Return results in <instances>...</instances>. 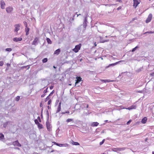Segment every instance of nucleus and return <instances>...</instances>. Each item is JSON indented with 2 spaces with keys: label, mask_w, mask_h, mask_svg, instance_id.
<instances>
[{
  "label": "nucleus",
  "mask_w": 154,
  "mask_h": 154,
  "mask_svg": "<svg viewBox=\"0 0 154 154\" xmlns=\"http://www.w3.org/2000/svg\"><path fill=\"white\" fill-rule=\"evenodd\" d=\"M101 81L104 82H110L109 81H108L107 80H102Z\"/></svg>",
  "instance_id": "obj_35"
},
{
  "label": "nucleus",
  "mask_w": 154,
  "mask_h": 154,
  "mask_svg": "<svg viewBox=\"0 0 154 154\" xmlns=\"http://www.w3.org/2000/svg\"><path fill=\"white\" fill-rule=\"evenodd\" d=\"M152 18V15L151 14H150L146 20V22L148 23L149 22Z\"/></svg>",
  "instance_id": "obj_5"
},
{
  "label": "nucleus",
  "mask_w": 154,
  "mask_h": 154,
  "mask_svg": "<svg viewBox=\"0 0 154 154\" xmlns=\"http://www.w3.org/2000/svg\"><path fill=\"white\" fill-rule=\"evenodd\" d=\"M53 68L54 69L56 68V67L54 66H53Z\"/></svg>",
  "instance_id": "obj_60"
},
{
  "label": "nucleus",
  "mask_w": 154,
  "mask_h": 154,
  "mask_svg": "<svg viewBox=\"0 0 154 154\" xmlns=\"http://www.w3.org/2000/svg\"><path fill=\"white\" fill-rule=\"evenodd\" d=\"M125 149V148H113L112 149V150L114 152H118V151H123Z\"/></svg>",
  "instance_id": "obj_3"
},
{
  "label": "nucleus",
  "mask_w": 154,
  "mask_h": 154,
  "mask_svg": "<svg viewBox=\"0 0 154 154\" xmlns=\"http://www.w3.org/2000/svg\"><path fill=\"white\" fill-rule=\"evenodd\" d=\"M5 51H8L9 52H10L12 51V49L11 48H7L5 49Z\"/></svg>",
  "instance_id": "obj_30"
},
{
  "label": "nucleus",
  "mask_w": 154,
  "mask_h": 154,
  "mask_svg": "<svg viewBox=\"0 0 154 154\" xmlns=\"http://www.w3.org/2000/svg\"><path fill=\"white\" fill-rule=\"evenodd\" d=\"M4 64V62L3 61H0V66H2Z\"/></svg>",
  "instance_id": "obj_39"
},
{
  "label": "nucleus",
  "mask_w": 154,
  "mask_h": 154,
  "mask_svg": "<svg viewBox=\"0 0 154 154\" xmlns=\"http://www.w3.org/2000/svg\"><path fill=\"white\" fill-rule=\"evenodd\" d=\"M76 79H77L76 80V82L75 83V85H76L79 82H80L82 79V78L80 77L77 76L76 77Z\"/></svg>",
  "instance_id": "obj_12"
},
{
  "label": "nucleus",
  "mask_w": 154,
  "mask_h": 154,
  "mask_svg": "<svg viewBox=\"0 0 154 154\" xmlns=\"http://www.w3.org/2000/svg\"><path fill=\"white\" fill-rule=\"evenodd\" d=\"M37 119H38V120H40V117H39V116H38V118H37Z\"/></svg>",
  "instance_id": "obj_53"
},
{
  "label": "nucleus",
  "mask_w": 154,
  "mask_h": 154,
  "mask_svg": "<svg viewBox=\"0 0 154 154\" xmlns=\"http://www.w3.org/2000/svg\"><path fill=\"white\" fill-rule=\"evenodd\" d=\"M23 67L24 68H26L27 69H29V67H30L29 65H27L26 66H23Z\"/></svg>",
  "instance_id": "obj_38"
},
{
  "label": "nucleus",
  "mask_w": 154,
  "mask_h": 154,
  "mask_svg": "<svg viewBox=\"0 0 154 154\" xmlns=\"http://www.w3.org/2000/svg\"><path fill=\"white\" fill-rule=\"evenodd\" d=\"M29 28H28L27 27H26L25 32H26V35H29Z\"/></svg>",
  "instance_id": "obj_20"
},
{
  "label": "nucleus",
  "mask_w": 154,
  "mask_h": 154,
  "mask_svg": "<svg viewBox=\"0 0 154 154\" xmlns=\"http://www.w3.org/2000/svg\"><path fill=\"white\" fill-rule=\"evenodd\" d=\"M38 128L40 129L43 128V126L41 124L39 123L38 125Z\"/></svg>",
  "instance_id": "obj_24"
},
{
  "label": "nucleus",
  "mask_w": 154,
  "mask_h": 154,
  "mask_svg": "<svg viewBox=\"0 0 154 154\" xmlns=\"http://www.w3.org/2000/svg\"><path fill=\"white\" fill-rule=\"evenodd\" d=\"M139 0H133L134 4L133 6L136 8L138 5L140 3Z\"/></svg>",
  "instance_id": "obj_8"
},
{
  "label": "nucleus",
  "mask_w": 154,
  "mask_h": 154,
  "mask_svg": "<svg viewBox=\"0 0 154 154\" xmlns=\"http://www.w3.org/2000/svg\"><path fill=\"white\" fill-rule=\"evenodd\" d=\"M48 87L47 88H46V89L44 91V93L45 94L46 93H47V90H48Z\"/></svg>",
  "instance_id": "obj_42"
},
{
  "label": "nucleus",
  "mask_w": 154,
  "mask_h": 154,
  "mask_svg": "<svg viewBox=\"0 0 154 154\" xmlns=\"http://www.w3.org/2000/svg\"><path fill=\"white\" fill-rule=\"evenodd\" d=\"M105 139H103V140L101 142H100V145H102L104 142L105 141Z\"/></svg>",
  "instance_id": "obj_37"
},
{
  "label": "nucleus",
  "mask_w": 154,
  "mask_h": 154,
  "mask_svg": "<svg viewBox=\"0 0 154 154\" xmlns=\"http://www.w3.org/2000/svg\"><path fill=\"white\" fill-rule=\"evenodd\" d=\"M122 8V7H121V6H119V7L117 8V10H119L120 9H121Z\"/></svg>",
  "instance_id": "obj_46"
},
{
  "label": "nucleus",
  "mask_w": 154,
  "mask_h": 154,
  "mask_svg": "<svg viewBox=\"0 0 154 154\" xmlns=\"http://www.w3.org/2000/svg\"><path fill=\"white\" fill-rule=\"evenodd\" d=\"M13 144L15 146H17L19 147H21V145L19 143L17 140L14 142L13 143Z\"/></svg>",
  "instance_id": "obj_10"
},
{
  "label": "nucleus",
  "mask_w": 154,
  "mask_h": 154,
  "mask_svg": "<svg viewBox=\"0 0 154 154\" xmlns=\"http://www.w3.org/2000/svg\"><path fill=\"white\" fill-rule=\"evenodd\" d=\"M48 109H50V106H48Z\"/></svg>",
  "instance_id": "obj_62"
},
{
  "label": "nucleus",
  "mask_w": 154,
  "mask_h": 154,
  "mask_svg": "<svg viewBox=\"0 0 154 154\" xmlns=\"http://www.w3.org/2000/svg\"><path fill=\"white\" fill-rule=\"evenodd\" d=\"M60 52V49H58L57 50H56L54 52V54H56L57 55H58Z\"/></svg>",
  "instance_id": "obj_18"
},
{
  "label": "nucleus",
  "mask_w": 154,
  "mask_h": 154,
  "mask_svg": "<svg viewBox=\"0 0 154 154\" xmlns=\"http://www.w3.org/2000/svg\"><path fill=\"white\" fill-rule=\"evenodd\" d=\"M102 38L101 37H100V42L101 43H104L105 42H107L109 41V40H106L104 41H102Z\"/></svg>",
  "instance_id": "obj_23"
},
{
  "label": "nucleus",
  "mask_w": 154,
  "mask_h": 154,
  "mask_svg": "<svg viewBox=\"0 0 154 154\" xmlns=\"http://www.w3.org/2000/svg\"><path fill=\"white\" fill-rule=\"evenodd\" d=\"M136 107H137V106H136V105H133L128 108H126V109H128L129 110H130L133 109H135Z\"/></svg>",
  "instance_id": "obj_15"
},
{
  "label": "nucleus",
  "mask_w": 154,
  "mask_h": 154,
  "mask_svg": "<svg viewBox=\"0 0 154 154\" xmlns=\"http://www.w3.org/2000/svg\"><path fill=\"white\" fill-rule=\"evenodd\" d=\"M51 100H49L48 101V105H49V104H50L51 103Z\"/></svg>",
  "instance_id": "obj_44"
},
{
  "label": "nucleus",
  "mask_w": 154,
  "mask_h": 154,
  "mask_svg": "<svg viewBox=\"0 0 154 154\" xmlns=\"http://www.w3.org/2000/svg\"><path fill=\"white\" fill-rule=\"evenodd\" d=\"M20 25L19 24H15L14 25L15 28L14 30V32H16V35H17L18 31L20 29Z\"/></svg>",
  "instance_id": "obj_2"
},
{
  "label": "nucleus",
  "mask_w": 154,
  "mask_h": 154,
  "mask_svg": "<svg viewBox=\"0 0 154 154\" xmlns=\"http://www.w3.org/2000/svg\"><path fill=\"white\" fill-rule=\"evenodd\" d=\"M40 107H42V103H40Z\"/></svg>",
  "instance_id": "obj_56"
},
{
  "label": "nucleus",
  "mask_w": 154,
  "mask_h": 154,
  "mask_svg": "<svg viewBox=\"0 0 154 154\" xmlns=\"http://www.w3.org/2000/svg\"><path fill=\"white\" fill-rule=\"evenodd\" d=\"M39 120V122H41V119H40V120Z\"/></svg>",
  "instance_id": "obj_64"
},
{
  "label": "nucleus",
  "mask_w": 154,
  "mask_h": 154,
  "mask_svg": "<svg viewBox=\"0 0 154 154\" xmlns=\"http://www.w3.org/2000/svg\"><path fill=\"white\" fill-rule=\"evenodd\" d=\"M138 92L139 93H142V91H138Z\"/></svg>",
  "instance_id": "obj_57"
},
{
  "label": "nucleus",
  "mask_w": 154,
  "mask_h": 154,
  "mask_svg": "<svg viewBox=\"0 0 154 154\" xmlns=\"http://www.w3.org/2000/svg\"><path fill=\"white\" fill-rule=\"evenodd\" d=\"M50 96L49 95L46 98L45 101L46 102L47 100H49L50 99Z\"/></svg>",
  "instance_id": "obj_34"
},
{
  "label": "nucleus",
  "mask_w": 154,
  "mask_h": 154,
  "mask_svg": "<svg viewBox=\"0 0 154 154\" xmlns=\"http://www.w3.org/2000/svg\"><path fill=\"white\" fill-rule=\"evenodd\" d=\"M47 42L49 44H51L52 43V42L51 40L48 38H47L46 39Z\"/></svg>",
  "instance_id": "obj_26"
},
{
  "label": "nucleus",
  "mask_w": 154,
  "mask_h": 154,
  "mask_svg": "<svg viewBox=\"0 0 154 154\" xmlns=\"http://www.w3.org/2000/svg\"><path fill=\"white\" fill-rule=\"evenodd\" d=\"M62 114H64L65 113V112H63L62 113Z\"/></svg>",
  "instance_id": "obj_63"
},
{
  "label": "nucleus",
  "mask_w": 154,
  "mask_h": 154,
  "mask_svg": "<svg viewBox=\"0 0 154 154\" xmlns=\"http://www.w3.org/2000/svg\"><path fill=\"white\" fill-rule=\"evenodd\" d=\"M119 62H116L114 63L111 64H109L108 66H107V67H110V66H114L116 65L117 64H118Z\"/></svg>",
  "instance_id": "obj_22"
},
{
  "label": "nucleus",
  "mask_w": 154,
  "mask_h": 154,
  "mask_svg": "<svg viewBox=\"0 0 154 154\" xmlns=\"http://www.w3.org/2000/svg\"><path fill=\"white\" fill-rule=\"evenodd\" d=\"M81 14H77V17H78Z\"/></svg>",
  "instance_id": "obj_59"
},
{
  "label": "nucleus",
  "mask_w": 154,
  "mask_h": 154,
  "mask_svg": "<svg viewBox=\"0 0 154 154\" xmlns=\"http://www.w3.org/2000/svg\"><path fill=\"white\" fill-rule=\"evenodd\" d=\"M72 141V144L73 145H79V144L78 143L76 142H74V141Z\"/></svg>",
  "instance_id": "obj_25"
},
{
  "label": "nucleus",
  "mask_w": 154,
  "mask_h": 154,
  "mask_svg": "<svg viewBox=\"0 0 154 154\" xmlns=\"http://www.w3.org/2000/svg\"><path fill=\"white\" fill-rule=\"evenodd\" d=\"M24 24L25 26L26 27H27V23L26 22H24Z\"/></svg>",
  "instance_id": "obj_41"
},
{
  "label": "nucleus",
  "mask_w": 154,
  "mask_h": 154,
  "mask_svg": "<svg viewBox=\"0 0 154 154\" xmlns=\"http://www.w3.org/2000/svg\"><path fill=\"white\" fill-rule=\"evenodd\" d=\"M69 113V111H66L65 112V113Z\"/></svg>",
  "instance_id": "obj_52"
},
{
  "label": "nucleus",
  "mask_w": 154,
  "mask_h": 154,
  "mask_svg": "<svg viewBox=\"0 0 154 154\" xmlns=\"http://www.w3.org/2000/svg\"><path fill=\"white\" fill-rule=\"evenodd\" d=\"M132 120H130L127 123V125H128L130 124V123L131 122Z\"/></svg>",
  "instance_id": "obj_40"
},
{
  "label": "nucleus",
  "mask_w": 154,
  "mask_h": 154,
  "mask_svg": "<svg viewBox=\"0 0 154 154\" xmlns=\"http://www.w3.org/2000/svg\"><path fill=\"white\" fill-rule=\"evenodd\" d=\"M47 61H48V59L46 58H45L42 60V62L43 63H46V62H47Z\"/></svg>",
  "instance_id": "obj_29"
},
{
  "label": "nucleus",
  "mask_w": 154,
  "mask_h": 154,
  "mask_svg": "<svg viewBox=\"0 0 154 154\" xmlns=\"http://www.w3.org/2000/svg\"><path fill=\"white\" fill-rule=\"evenodd\" d=\"M35 124L37 125H38L39 123L38 120H37V119H35Z\"/></svg>",
  "instance_id": "obj_36"
},
{
  "label": "nucleus",
  "mask_w": 154,
  "mask_h": 154,
  "mask_svg": "<svg viewBox=\"0 0 154 154\" xmlns=\"http://www.w3.org/2000/svg\"><path fill=\"white\" fill-rule=\"evenodd\" d=\"M149 33V34H152L154 33V31L153 32H152L151 31H149L148 32H145L144 34H146V33Z\"/></svg>",
  "instance_id": "obj_32"
},
{
  "label": "nucleus",
  "mask_w": 154,
  "mask_h": 154,
  "mask_svg": "<svg viewBox=\"0 0 154 154\" xmlns=\"http://www.w3.org/2000/svg\"><path fill=\"white\" fill-rule=\"evenodd\" d=\"M138 48H139V47L138 46H136L135 48H133L132 49V51H131L132 52H133L134 51Z\"/></svg>",
  "instance_id": "obj_31"
},
{
  "label": "nucleus",
  "mask_w": 154,
  "mask_h": 154,
  "mask_svg": "<svg viewBox=\"0 0 154 154\" xmlns=\"http://www.w3.org/2000/svg\"><path fill=\"white\" fill-rule=\"evenodd\" d=\"M94 45H95V46H96L97 45H96V42H95V43L94 44Z\"/></svg>",
  "instance_id": "obj_58"
},
{
  "label": "nucleus",
  "mask_w": 154,
  "mask_h": 154,
  "mask_svg": "<svg viewBox=\"0 0 154 154\" xmlns=\"http://www.w3.org/2000/svg\"><path fill=\"white\" fill-rule=\"evenodd\" d=\"M106 6H110L111 5H108V4H106V5H105Z\"/></svg>",
  "instance_id": "obj_54"
},
{
  "label": "nucleus",
  "mask_w": 154,
  "mask_h": 154,
  "mask_svg": "<svg viewBox=\"0 0 154 154\" xmlns=\"http://www.w3.org/2000/svg\"><path fill=\"white\" fill-rule=\"evenodd\" d=\"M8 123H10L9 122H7L4 123L3 124V127L4 128H6Z\"/></svg>",
  "instance_id": "obj_27"
},
{
  "label": "nucleus",
  "mask_w": 154,
  "mask_h": 154,
  "mask_svg": "<svg viewBox=\"0 0 154 154\" xmlns=\"http://www.w3.org/2000/svg\"><path fill=\"white\" fill-rule=\"evenodd\" d=\"M5 139L4 135L2 133H0V140H3Z\"/></svg>",
  "instance_id": "obj_21"
},
{
  "label": "nucleus",
  "mask_w": 154,
  "mask_h": 154,
  "mask_svg": "<svg viewBox=\"0 0 154 154\" xmlns=\"http://www.w3.org/2000/svg\"><path fill=\"white\" fill-rule=\"evenodd\" d=\"M0 5L2 9H4L5 8V4L3 0L1 1L0 2Z\"/></svg>",
  "instance_id": "obj_9"
},
{
  "label": "nucleus",
  "mask_w": 154,
  "mask_h": 154,
  "mask_svg": "<svg viewBox=\"0 0 154 154\" xmlns=\"http://www.w3.org/2000/svg\"><path fill=\"white\" fill-rule=\"evenodd\" d=\"M22 40V38L21 37L20 38H13V41L15 42H17L18 41H20Z\"/></svg>",
  "instance_id": "obj_14"
},
{
  "label": "nucleus",
  "mask_w": 154,
  "mask_h": 154,
  "mask_svg": "<svg viewBox=\"0 0 154 154\" xmlns=\"http://www.w3.org/2000/svg\"><path fill=\"white\" fill-rule=\"evenodd\" d=\"M88 14H86V16L84 17V19L83 24L80 25L76 29V31L77 32L82 34L85 32L88 23Z\"/></svg>",
  "instance_id": "obj_1"
},
{
  "label": "nucleus",
  "mask_w": 154,
  "mask_h": 154,
  "mask_svg": "<svg viewBox=\"0 0 154 154\" xmlns=\"http://www.w3.org/2000/svg\"><path fill=\"white\" fill-rule=\"evenodd\" d=\"M119 2H121V0H117Z\"/></svg>",
  "instance_id": "obj_61"
},
{
  "label": "nucleus",
  "mask_w": 154,
  "mask_h": 154,
  "mask_svg": "<svg viewBox=\"0 0 154 154\" xmlns=\"http://www.w3.org/2000/svg\"><path fill=\"white\" fill-rule=\"evenodd\" d=\"M61 102H60L59 103L58 107L57 108V110L56 111V113H57L60 112L61 110Z\"/></svg>",
  "instance_id": "obj_16"
},
{
  "label": "nucleus",
  "mask_w": 154,
  "mask_h": 154,
  "mask_svg": "<svg viewBox=\"0 0 154 154\" xmlns=\"http://www.w3.org/2000/svg\"><path fill=\"white\" fill-rule=\"evenodd\" d=\"M73 119H68L66 120V122H69L72 121H73Z\"/></svg>",
  "instance_id": "obj_28"
},
{
  "label": "nucleus",
  "mask_w": 154,
  "mask_h": 154,
  "mask_svg": "<svg viewBox=\"0 0 154 154\" xmlns=\"http://www.w3.org/2000/svg\"><path fill=\"white\" fill-rule=\"evenodd\" d=\"M15 149H18V150H20V149L19 148H18V147H15L14 148Z\"/></svg>",
  "instance_id": "obj_51"
},
{
  "label": "nucleus",
  "mask_w": 154,
  "mask_h": 154,
  "mask_svg": "<svg viewBox=\"0 0 154 154\" xmlns=\"http://www.w3.org/2000/svg\"><path fill=\"white\" fill-rule=\"evenodd\" d=\"M20 99V97L18 96L16 97L15 100L17 101H18Z\"/></svg>",
  "instance_id": "obj_33"
},
{
  "label": "nucleus",
  "mask_w": 154,
  "mask_h": 154,
  "mask_svg": "<svg viewBox=\"0 0 154 154\" xmlns=\"http://www.w3.org/2000/svg\"><path fill=\"white\" fill-rule=\"evenodd\" d=\"M45 94H44L41 95V97H45Z\"/></svg>",
  "instance_id": "obj_48"
},
{
  "label": "nucleus",
  "mask_w": 154,
  "mask_h": 154,
  "mask_svg": "<svg viewBox=\"0 0 154 154\" xmlns=\"http://www.w3.org/2000/svg\"><path fill=\"white\" fill-rule=\"evenodd\" d=\"M47 114L48 116H49V113H48V111H47Z\"/></svg>",
  "instance_id": "obj_55"
},
{
  "label": "nucleus",
  "mask_w": 154,
  "mask_h": 154,
  "mask_svg": "<svg viewBox=\"0 0 154 154\" xmlns=\"http://www.w3.org/2000/svg\"><path fill=\"white\" fill-rule=\"evenodd\" d=\"M147 118L146 117H144L142 120L141 122L143 124H145L147 121Z\"/></svg>",
  "instance_id": "obj_17"
},
{
  "label": "nucleus",
  "mask_w": 154,
  "mask_h": 154,
  "mask_svg": "<svg viewBox=\"0 0 154 154\" xmlns=\"http://www.w3.org/2000/svg\"><path fill=\"white\" fill-rule=\"evenodd\" d=\"M99 125V123L97 122H93L91 124V126H97Z\"/></svg>",
  "instance_id": "obj_19"
},
{
  "label": "nucleus",
  "mask_w": 154,
  "mask_h": 154,
  "mask_svg": "<svg viewBox=\"0 0 154 154\" xmlns=\"http://www.w3.org/2000/svg\"><path fill=\"white\" fill-rule=\"evenodd\" d=\"M46 126L47 130L50 131L51 130V126L49 123L48 122H46Z\"/></svg>",
  "instance_id": "obj_11"
},
{
  "label": "nucleus",
  "mask_w": 154,
  "mask_h": 154,
  "mask_svg": "<svg viewBox=\"0 0 154 154\" xmlns=\"http://www.w3.org/2000/svg\"><path fill=\"white\" fill-rule=\"evenodd\" d=\"M53 88V86H51V87H50V89H52Z\"/></svg>",
  "instance_id": "obj_49"
},
{
  "label": "nucleus",
  "mask_w": 154,
  "mask_h": 154,
  "mask_svg": "<svg viewBox=\"0 0 154 154\" xmlns=\"http://www.w3.org/2000/svg\"><path fill=\"white\" fill-rule=\"evenodd\" d=\"M13 10V8L11 7H9L6 8V10L7 12L8 13H10Z\"/></svg>",
  "instance_id": "obj_6"
},
{
  "label": "nucleus",
  "mask_w": 154,
  "mask_h": 154,
  "mask_svg": "<svg viewBox=\"0 0 154 154\" xmlns=\"http://www.w3.org/2000/svg\"><path fill=\"white\" fill-rule=\"evenodd\" d=\"M150 75L152 76H154V72L152 73H151L150 74Z\"/></svg>",
  "instance_id": "obj_43"
},
{
  "label": "nucleus",
  "mask_w": 154,
  "mask_h": 154,
  "mask_svg": "<svg viewBox=\"0 0 154 154\" xmlns=\"http://www.w3.org/2000/svg\"><path fill=\"white\" fill-rule=\"evenodd\" d=\"M54 91H53L51 92L50 93V94H49V96H51L54 93Z\"/></svg>",
  "instance_id": "obj_45"
},
{
  "label": "nucleus",
  "mask_w": 154,
  "mask_h": 154,
  "mask_svg": "<svg viewBox=\"0 0 154 154\" xmlns=\"http://www.w3.org/2000/svg\"><path fill=\"white\" fill-rule=\"evenodd\" d=\"M81 47V44H79L75 46L74 48L72 49L73 51H74L75 53H77L80 49Z\"/></svg>",
  "instance_id": "obj_4"
},
{
  "label": "nucleus",
  "mask_w": 154,
  "mask_h": 154,
  "mask_svg": "<svg viewBox=\"0 0 154 154\" xmlns=\"http://www.w3.org/2000/svg\"><path fill=\"white\" fill-rule=\"evenodd\" d=\"M54 143L57 146H58L60 147L61 146H65L67 147L69 145L65 143V144H59L58 143H57L56 142Z\"/></svg>",
  "instance_id": "obj_7"
},
{
  "label": "nucleus",
  "mask_w": 154,
  "mask_h": 154,
  "mask_svg": "<svg viewBox=\"0 0 154 154\" xmlns=\"http://www.w3.org/2000/svg\"><path fill=\"white\" fill-rule=\"evenodd\" d=\"M38 38L35 37L32 42V44L35 45H36L37 44V41H38Z\"/></svg>",
  "instance_id": "obj_13"
},
{
  "label": "nucleus",
  "mask_w": 154,
  "mask_h": 154,
  "mask_svg": "<svg viewBox=\"0 0 154 154\" xmlns=\"http://www.w3.org/2000/svg\"><path fill=\"white\" fill-rule=\"evenodd\" d=\"M136 19H137V18H133L132 20V21H133L134 20H136ZM131 21L130 22H131Z\"/></svg>",
  "instance_id": "obj_47"
},
{
  "label": "nucleus",
  "mask_w": 154,
  "mask_h": 154,
  "mask_svg": "<svg viewBox=\"0 0 154 154\" xmlns=\"http://www.w3.org/2000/svg\"><path fill=\"white\" fill-rule=\"evenodd\" d=\"M84 105L86 106V108H88V104H85Z\"/></svg>",
  "instance_id": "obj_50"
}]
</instances>
